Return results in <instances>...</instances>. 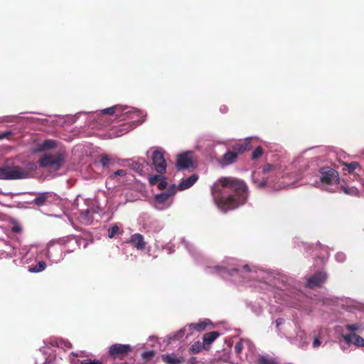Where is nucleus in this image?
Returning a JSON list of instances; mask_svg holds the SVG:
<instances>
[{"instance_id": "nucleus-1", "label": "nucleus", "mask_w": 364, "mask_h": 364, "mask_svg": "<svg viewBox=\"0 0 364 364\" xmlns=\"http://www.w3.org/2000/svg\"><path fill=\"white\" fill-rule=\"evenodd\" d=\"M312 149L304 151L291 164H266L261 170L255 171L252 173V181L259 188L276 183L277 178L282 181L275 184V189L294 186L304 176H310L309 184L318 185L317 173L318 167V156H311Z\"/></svg>"}, {"instance_id": "nucleus-2", "label": "nucleus", "mask_w": 364, "mask_h": 364, "mask_svg": "<svg viewBox=\"0 0 364 364\" xmlns=\"http://www.w3.org/2000/svg\"><path fill=\"white\" fill-rule=\"evenodd\" d=\"M211 194L218 210L226 213L243 205L247 200V187L243 181L222 177L213 183Z\"/></svg>"}, {"instance_id": "nucleus-3", "label": "nucleus", "mask_w": 364, "mask_h": 364, "mask_svg": "<svg viewBox=\"0 0 364 364\" xmlns=\"http://www.w3.org/2000/svg\"><path fill=\"white\" fill-rule=\"evenodd\" d=\"M73 210H76L75 215H77V220L85 225H91L96 215L101 212L94 199L83 198L80 195L76 197L73 204Z\"/></svg>"}, {"instance_id": "nucleus-4", "label": "nucleus", "mask_w": 364, "mask_h": 364, "mask_svg": "<svg viewBox=\"0 0 364 364\" xmlns=\"http://www.w3.org/2000/svg\"><path fill=\"white\" fill-rule=\"evenodd\" d=\"M37 169L34 162L28 161L23 166H4L0 168V179L16 180L30 177Z\"/></svg>"}, {"instance_id": "nucleus-5", "label": "nucleus", "mask_w": 364, "mask_h": 364, "mask_svg": "<svg viewBox=\"0 0 364 364\" xmlns=\"http://www.w3.org/2000/svg\"><path fill=\"white\" fill-rule=\"evenodd\" d=\"M340 178L338 173L333 168L323 167L320 168V189L333 193L339 188Z\"/></svg>"}, {"instance_id": "nucleus-6", "label": "nucleus", "mask_w": 364, "mask_h": 364, "mask_svg": "<svg viewBox=\"0 0 364 364\" xmlns=\"http://www.w3.org/2000/svg\"><path fill=\"white\" fill-rule=\"evenodd\" d=\"M66 154L65 151H58L55 154H46L39 159V164L43 168L58 171L65 162Z\"/></svg>"}, {"instance_id": "nucleus-7", "label": "nucleus", "mask_w": 364, "mask_h": 364, "mask_svg": "<svg viewBox=\"0 0 364 364\" xmlns=\"http://www.w3.org/2000/svg\"><path fill=\"white\" fill-rule=\"evenodd\" d=\"M122 109L121 122L128 121L129 123L127 132L144 122L146 114L142 111L127 106H123Z\"/></svg>"}, {"instance_id": "nucleus-8", "label": "nucleus", "mask_w": 364, "mask_h": 364, "mask_svg": "<svg viewBox=\"0 0 364 364\" xmlns=\"http://www.w3.org/2000/svg\"><path fill=\"white\" fill-rule=\"evenodd\" d=\"M133 350L132 346L129 344L114 343L109 347L107 355H105L107 363L112 360H122L128 356Z\"/></svg>"}, {"instance_id": "nucleus-9", "label": "nucleus", "mask_w": 364, "mask_h": 364, "mask_svg": "<svg viewBox=\"0 0 364 364\" xmlns=\"http://www.w3.org/2000/svg\"><path fill=\"white\" fill-rule=\"evenodd\" d=\"M132 176L127 171L119 169L114 172L107 178L106 185L109 189L118 187L127 183L129 181H131Z\"/></svg>"}, {"instance_id": "nucleus-10", "label": "nucleus", "mask_w": 364, "mask_h": 364, "mask_svg": "<svg viewBox=\"0 0 364 364\" xmlns=\"http://www.w3.org/2000/svg\"><path fill=\"white\" fill-rule=\"evenodd\" d=\"M176 193V186L173 185L167 191L156 194L154 198V207L159 210H163L169 208L172 204L171 197Z\"/></svg>"}, {"instance_id": "nucleus-11", "label": "nucleus", "mask_w": 364, "mask_h": 364, "mask_svg": "<svg viewBox=\"0 0 364 364\" xmlns=\"http://www.w3.org/2000/svg\"><path fill=\"white\" fill-rule=\"evenodd\" d=\"M151 160L154 168L158 173L163 174L166 172L167 164L162 150H154L152 152Z\"/></svg>"}, {"instance_id": "nucleus-12", "label": "nucleus", "mask_w": 364, "mask_h": 364, "mask_svg": "<svg viewBox=\"0 0 364 364\" xmlns=\"http://www.w3.org/2000/svg\"><path fill=\"white\" fill-rule=\"evenodd\" d=\"M58 200V196L53 192H43L38 194V196L33 199V203L38 206H43L48 205Z\"/></svg>"}, {"instance_id": "nucleus-13", "label": "nucleus", "mask_w": 364, "mask_h": 364, "mask_svg": "<svg viewBox=\"0 0 364 364\" xmlns=\"http://www.w3.org/2000/svg\"><path fill=\"white\" fill-rule=\"evenodd\" d=\"M210 323H211V322L208 319H205L198 323H190V324L187 325L186 326H185L183 329L180 330L178 332V335L179 336H182V334H183L184 332L187 330H188L190 331V333H188L187 336L191 335L193 330H195L198 332L203 331L206 328V327Z\"/></svg>"}, {"instance_id": "nucleus-14", "label": "nucleus", "mask_w": 364, "mask_h": 364, "mask_svg": "<svg viewBox=\"0 0 364 364\" xmlns=\"http://www.w3.org/2000/svg\"><path fill=\"white\" fill-rule=\"evenodd\" d=\"M191 155L192 152H186L178 156L176 166L178 170L188 168L192 166Z\"/></svg>"}, {"instance_id": "nucleus-15", "label": "nucleus", "mask_w": 364, "mask_h": 364, "mask_svg": "<svg viewBox=\"0 0 364 364\" xmlns=\"http://www.w3.org/2000/svg\"><path fill=\"white\" fill-rule=\"evenodd\" d=\"M341 336L348 344H353L358 347L364 346V339L358 333H345L343 331Z\"/></svg>"}, {"instance_id": "nucleus-16", "label": "nucleus", "mask_w": 364, "mask_h": 364, "mask_svg": "<svg viewBox=\"0 0 364 364\" xmlns=\"http://www.w3.org/2000/svg\"><path fill=\"white\" fill-rule=\"evenodd\" d=\"M123 106L120 105H114L111 107H108L100 110L99 113L96 112L97 114H109L111 116H114L115 119H118L121 122L122 118V112H123Z\"/></svg>"}, {"instance_id": "nucleus-17", "label": "nucleus", "mask_w": 364, "mask_h": 364, "mask_svg": "<svg viewBox=\"0 0 364 364\" xmlns=\"http://www.w3.org/2000/svg\"><path fill=\"white\" fill-rule=\"evenodd\" d=\"M56 146V141L53 139H46L42 141L41 143L38 144L33 149V151L34 153L46 151L55 149Z\"/></svg>"}, {"instance_id": "nucleus-18", "label": "nucleus", "mask_w": 364, "mask_h": 364, "mask_svg": "<svg viewBox=\"0 0 364 364\" xmlns=\"http://www.w3.org/2000/svg\"><path fill=\"white\" fill-rule=\"evenodd\" d=\"M198 176L197 174H195V173L192 174L191 176H190L188 178H183L180 181V183L177 187V189H178L180 191H184L186 189H188L190 187H191L198 181Z\"/></svg>"}, {"instance_id": "nucleus-19", "label": "nucleus", "mask_w": 364, "mask_h": 364, "mask_svg": "<svg viewBox=\"0 0 364 364\" xmlns=\"http://www.w3.org/2000/svg\"><path fill=\"white\" fill-rule=\"evenodd\" d=\"M220 333L218 331H211L205 333L203 336V343L205 346V350H208L210 348L211 344L218 338Z\"/></svg>"}, {"instance_id": "nucleus-20", "label": "nucleus", "mask_w": 364, "mask_h": 364, "mask_svg": "<svg viewBox=\"0 0 364 364\" xmlns=\"http://www.w3.org/2000/svg\"><path fill=\"white\" fill-rule=\"evenodd\" d=\"M237 157V153L235 151H228L223 156L220 164L223 166H228L235 161Z\"/></svg>"}, {"instance_id": "nucleus-21", "label": "nucleus", "mask_w": 364, "mask_h": 364, "mask_svg": "<svg viewBox=\"0 0 364 364\" xmlns=\"http://www.w3.org/2000/svg\"><path fill=\"white\" fill-rule=\"evenodd\" d=\"M130 242L138 250H144L145 248V242L144 237L141 234H134L130 238Z\"/></svg>"}, {"instance_id": "nucleus-22", "label": "nucleus", "mask_w": 364, "mask_h": 364, "mask_svg": "<svg viewBox=\"0 0 364 364\" xmlns=\"http://www.w3.org/2000/svg\"><path fill=\"white\" fill-rule=\"evenodd\" d=\"M162 360L167 364H181L185 362L182 357H177L174 354H168L162 356Z\"/></svg>"}, {"instance_id": "nucleus-23", "label": "nucleus", "mask_w": 364, "mask_h": 364, "mask_svg": "<svg viewBox=\"0 0 364 364\" xmlns=\"http://www.w3.org/2000/svg\"><path fill=\"white\" fill-rule=\"evenodd\" d=\"M318 287V273L316 272L307 279L306 288L313 289Z\"/></svg>"}, {"instance_id": "nucleus-24", "label": "nucleus", "mask_w": 364, "mask_h": 364, "mask_svg": "<svg viewBox=\"0 0 364 364\" xmlns=\"http://www.w3.org/2000/svg\"><path fill=\"white\" fill-rule=\"evenodd\" d=\"M77 362L80 364H105L107 363L105 356H102L100 360H92L90 358L77 359Z\"/></svg>"}, {"instance_id": "nucleus-25", "label": "nucleus", "mask_w": 364, "mask_h": 364, "mask_svg": "<svg viewBox=\"0 0 364 364\" xmlns=\"http://www.w3.org/2000/svg\"><path fill=\"white\" fill-rule=\"evenodd\" d=\"M203 350H205V346L203 343L199 341H195L191 348L188 350L190 354H196L201 352Z\"/></svg>"}, {"instance_id": "nucleus-26", "label": "nucleus", "mask_w": 364, "mask_h": 364, "mask_svg": "<svg viewBox=\"0 0 364 364\" xmlns=\"http://www.w3.org/2000/svg\"><path fill=\"white\" fill-rule=\"evenodd\" d=\"M345 328L348 331L345 332V333H360L363 330L362 325L359 323L347 324Z\"/></svg>"}, {"instance_id": "nucleus-27", "label": "nucleus", "mask_w": 364, "mask_h": 364, "mask_svg": "<svg viewBox=\"0 0 364 364\" xmlns=\"http://www.w3.org/2000/svg\"><path fill=\"white\" fill-rule=\"evenodd\" d=\"M251 149V144L249 139L242 143L237 144L233 146V149L239 152H244Z\"/></svg>"}, {"instance_id": "nucleus-28", "label": "nucleus", "mask_w": 364, "mask_h": 364, "mask_svg": "<svg viewBox=\"0 0 364 364\" xmlns=\"http://www.w3.org/2000/svg\"><path fill=\"white\" fill-rule=\"evenodd\" d=\"M46 267V264L43 261L38 262L36 265L29 267L31 272H41Z\"/></svg>"}, {"instance_id": "nucleus-29", "label": "nucleus", "mask_w": 364, "mask_h": 364, "mask_svg": "<svg viewBox=\"0 0 364 364\" xmlns=\"http://www.w3.org/2000/svg\"><path fill=\"white\" fill-rule=\"evenodd\" d=\"M129 166L131 169L135 171L136 172L141 173L143 171V166L139 162L132 161L129 164Z\"/></svg>"}, {"instance_id": "nucleus-30", "label": "nucleus", "mask_w": 364, "mask_h": 364, "mask_svg": "<svg viewBox=\"0 0 364 364\" xmlns=\"http://www.w3.org/2000/svg\"><path fill=\"white\" fill-rule=\"evenodd\" d=\"M344 165L347 167V169L349 173H353L354 171L359 167V164L357 161L345 163Z\"/></svg>"}, {"instance_id": "nucleus-31", "label": "nucleus", "mask_w": 364, "mask_h": 364, "mask_svg": "<svg viewBox=\"0 0 364 364\" xmlns=\"http://www.w3.org/2000/svg\"><path fill=\"white\" fill-rule=\"evenodd\" d=\"M58 343H59L58 348H60L65 349V348H72V344L70 342H69L68 341L64 340L61 338H59Z\"/></svg>"}, {"instance_id": "nucleus-32", "label": "nucleus", "mask_w": 364, "mask_h": 364, "mask_svg": "<svg viewBox=\"0 0 364 364\" xmlns=\"http://www.w3.org/2000/svg\"><path fill=\"white\" fill-rule=\"evenodd\" d=\"M100 161L102 166L105 168L109 165L111 159L107 154H103L101 156Z\"/></svg>"}, {"instance_id": "nucleus-33", "label": "nucleus", "mask_w": 364, "mask_h": 364, "mask_svg": "<svg viewBox=\"0 0 364 364\" xmlns=\"http://www.w3.org/2000/svg\"><path fill=\"white\" fill-rule=\"evenodd\" d=\"M161 176H162V175L160 173H159V175H150L148 178L149 183L151 185L156 184L157 183H159Z\"/></svg>"}, {"instance_id": "nucleus-34", "label": "nucleus", "mask_w": 364, "mask_h": 364, "mask_svg": "<svg viewBox=\"0 0 364 364\" xmlns=\"http://www.w3.org/2000/svg\"><path fill=\"white\" fill-rule=\"evenodd\" d=\"M262 154H263L262 148L260 146H259L253 151V152L252 154V159H257L259 158Z\"/></svg>"}, {"instance_id": "nucleus-35", "label": "nucleus", "mask_w": 364, "mask_h": 364, "mask_svg": "<svg viewBox=\"0 0 364 364\" xmlns=\"http://www.w3.org/2000/svg\"><path fill=\"white\" fill-rule=\"evenodd\" d=\"M258 364H277L274 360L269 359L264 356H261L258 358Z\"/></svg>"}, {"instance_id": "nucleus-36", "label": "nucleus", "mask_w": 364, "mask_h": 364, "mask_svg": "<svg viewBox=\"0 0 364 364\" xmlns=\"http://www.w3.org/2000/svg\"><path fill=\"white\" fill-rule=\"evenodd\" d=\"M155 355V353L154 350H148L145 351L142 353L141 356L143 359H144L146 361L151 360Z\"/></svg>"}, {"instance_id": "nucleus-37", "label": "nucleus", "mask_w": 364, "mask_h": 364, "mask_svg": "<svg viewBox=\"0 0 364 364\" xmlns=\"http://www.w3.org/2000/svg\"><path fill=\"white\" fill-rule=\"evenodd\" d=\"M166 186H167V182H166V178L162 176L158 183L157 186L159 190H164L166 187Z\"/></svg>"}, {"instance_id": "nucleus-38", "label": "nucleus", "mask_w": 364, "mask_h": 364, "mask_svg": "<svg viewBox=\"0 0 364 364\" xmlns=\"http://www.w3.org/2000/svg\"><path fill=\"white\" fill-rule=\"evenodd\" d=\"M50 216H53V217H55V218H60L61 220H63L65 222L68 220V221L70 222V225H75L74 223L70 220V218L67 215H65V213H62L60 215H50Z\"/></svg>"}, {"instance_id": "nucleus-39", "label": "nucleus", "mask_w": 364, "mask_h": 364, "mask_svg": "<svg viewBox=\"0 0 364 364\" xmlns=\"http://www.w3.org/2000/svg\"><path fill=\"white\" fill-rule=\"evenodd\" d=\"M58 341H59V338H50L47 342L46 343L48 345H50L51 346H53V347H58Z\"/></svg>"}, {"instance_id": "nucleus-40", "label": "nucleus", "mask_w": 364, "mask_h": 364, "mask_svg": "<svg viewBox=\"0 0 364 364\" xmlns=\"http://www.w3.org/2000/svg\"><path fill=\"white\" fill-rule=\"evenodd\" d=\"M336 259L338 262H343L346 260V255L343 252H339L336 255Z\"/></svg>"}, {"instance_id": "nucleus-41", "label": "nucleus", "mask_w": 364, "mask_h": 364, "mask_svg": "<svg viewBox=\"0 0 364 364\" xmlns=\"http://www.w3.org/2000/svg\"><path fill=\"white\" fill-rule=\"evenodd\" d=\"M235 351L237 354H240L243 348V346L240 342H237L235 346Z\"/></svg>"}, {"instance_id": "nucleus-42", "label": "nucleus", "mask_w": 364, "mask_h": 364, "mask_svg": "<svg viewBox=\"0 0 364 364\" xmlns=\"http://www.w3.org/2000/svg\"><path fill=\"white\" fill-rule=\"evenodd\" d=\"M328 279V275L325 272L320 271V284L324 282Z\"/></svg>"}, {"instance_id": "nucleus-43", "label": "nucleus", "mask_w": 364, "mask_h": 364, "mask_svg": "<svg viewBox=\"0 0 364 364\" xmlns=\"http://www.w3.org/2000/svg\"><path fill=\"white\" fill-rule=\"evenodd\" d=\"M119 229H111V231H109V237H113L116 233L119 232Z\"/></svg>"}, {"instance_id": "nucleus-44", "label": "nucleus", "mask_w": 364, "mask_h": 364, "mask_svg": "<svg viewBox=\"0 0 364 364\" xmlns=\"http://www.w3.org/2000/svg\"><path fill=\"white\" fill-rule=\"evenodd\" d=\"M11 134V131H6L5 132H3L0 134V139H3L4 138H6L9 135Z\"/></svg>"}, {"instance_id": "nucleus-45", "label": "nucleus", "mask_w": 364, "mask_h": 364, "mask_svg": "<svg viewBox=\"0 0 364 364\" xmlns=\"http://www.w3.org/2000/svg\"><path fill=\"white\" fill-rule=\"evenodd\" d=\"M188 364H199V362L196 360V358L195 357H191L188 360Z\"/></svg>"}, {"instance_id": "nucleus-46", "label": "nucleus", "mask_w": 364, "mask_h": 364, "mask_svg": "<svg viewBox=\"0 0 364 364\" xmlns=\"http://www.w3.org/2000/svg\"><path fill=\"white\" fill-rule=\"evenodd\" d=\"M313 346L317 347L318 346V336H316L314 338V342H313Z\"/></svg>"}, {"instance_id": "nucleus-47", "label": "nucleus", "mask_w": 364, "mask_h": 364, "mask_svg": "<svg viewBox=\"0 0 364 364\" xmlns=\"http://www.w3.org/2000/svg\"><path fill=\"white\" fill-rule=\"evenodd\" d=\"M220 109L221 112L225 113L228 110V107L226 106H222Z\"/></svg>"}, {"instance_id": "nucleus-48", "label": "nucleus", "mask_w": 364, "mask_h": 364, "mask_svg": "<svg viewBox=\"0 0 364 364\" xmlns=\"http://www.w3.org/2000/svg\"><path fill=\"white\" fill-rule=\"evenodd\" d=\"M242 268L246 271V272H250L251 269H250V267L249 265L247 264H245L242 267Z\"/></svg>"}, {"instance_id": "nucleus-49", "label": "nucleus", "mask_w": 364, "mask_h": 364, "mask_svg": "<svg viewBox=\"0 0 364 364\" xmlns=\"http://www.w3.org/2000/svg\"><path fill=\"white\" fill-rule=\"evenodd\" d=\"M343 191H344L345 193H346V194L349 193L347 188H343Z\"/></svg>"}, {"instance_id": "nucleus-50", "label": "nucleus", "mask_w": 364, "mask_h": 364, "mask_svg": "<svg viewBox=\"0 0 364 364\" xmlns=\"http://www.w3.org/2000/svg\"><path fill=\"white\" fill-rule=\"evenodd\" d=\"M12 230H14V232H20L21 230V229H18V228L12 229Z\"/></svg>"}, {"instance_id": "nucleus-51", "label": "nucleus", "mask_w": 364, "mask_h": 364, "mask_svg": "<svg viewBox=\"0 0 364 364\" xmlns=\"http://www.w3.org/2000/svg\"><path fill=\"white\" fill-rule=\"evenodd\" d=\"M9 193H3L2 191L0 189V196H1V195L4 196V195H9Z\"/></svg>"}, {"instance_id": "nucleus-52", "label": "nucleus", "mask_w": 364, "mask_h": 364, "mask_svg": "<svg viewBox=\"0 0 364 364\" xmlns=\"http://www.w3.org/2000/svg\"><path fill=\"white\" fill-rule=\"evenodd\" d=\"M319 250H320V253L321 252V251H324V249L323 247H319Z\"/></svg>"}, {"instance_id": "nucleus-53", "label": "nucleus", "mask_w": 364, "mask_h": 364, "mask_svg": "<svg viewBox=\"0 0 364 364\" xmlns=\"http://www.w3.org/2000/svg\"><path fill=\"white\" fill-rule=\"evenodd\" d=\"M111 228H118V227H117V226H116V225H114V226H112Z\"/></svg>"}, {"instance_id": "nucleus-54", "label": "nucleus", "mask_w": 364, "mask_h": 364, "mask_svg": "<svg viewBox=\"0 0 364 364\" xmlns=\"http://www.w3.org/2000/svg\"><path fill=\"white\" fill-rule=\"evenodd\" d=\"M319 294H321V288L320 287V291H319Z\"/></svg>"}]
</instances>
